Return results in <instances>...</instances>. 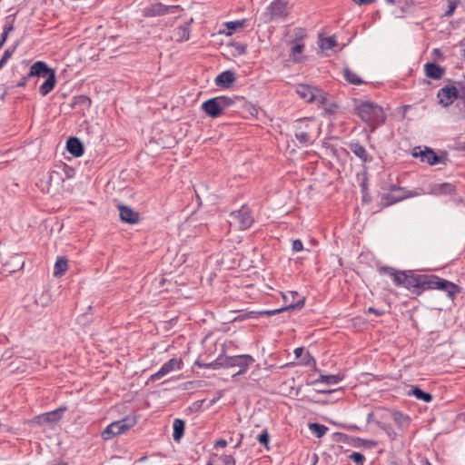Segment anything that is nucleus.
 I'll return each mask as SVG.
<instances>
[{"label": "nucleus", "mask_w": 465, "mask_h": 465, "mask_svg": "<svg viewBox=\"0 0 465 465\" xmlns=\"http://www.w3.org/2000/svg\"><path fill=\"white\" fill-rule=\"evenodd\" d=\"M378 271L381 274L391 277L397 287H403L416 295H420L431 286V274H418L413 271H397L390 266L380 267Z\"/></svg>", "instance_id": "obj_1"}, {"label": "nucleus", "mask_w": 465, "mask_h": 465, "mask_svg": "<svg viewBox=\"0 0 465 465\" xmlns=\"http://www.w3.org/2000/svg\"><path fill=\"white\" fill-rule=\"evenodd\" d=\"M355 112L363 122L368 124L371 132L383 124L386 120L383 108L371 101L361 102L355 107Z\"/></svg>", "instance_id": "obj_2"}, {"label": "nucleus", "mask_w": 465, "mask_h": 465, "mask_svg": "<svg viewBox=\"0 0 465 465\" xmlns=\"http://www.w3.org/2000/svg\"><path fill=\"white\" fill-rule=\"evenodd\" d=\"M238 96L220 95L210 98L202 104V110L211 118H217L223 114L225 111L234 105Z\"/></svg>", "instance_id": "obj_3"}, {"label": "nucleus", "mask_w": 465, "mask_h": 465, "mask_svg": "<svg viewBox=\"0 0 465 465\" xmlns=\"http://www.w3.org/2000/svg\"><path fill=\"white\" fill-rule=\"evenodd\" d=\"M297 94L308 103H318L324 104L326 102V94L316 86L299 84L296 86Z\"/></svg>", "instance_id": "obj_4"}, {"label": "nucleus", "mask_w": 465, "mask_h": 465, "mask_svg": "<svg viewBox=\"0 0 465 465\" xmlns=\"http://www.w3.org/2000/svg\"><path fill=\"white\" fill-rule=\"evenodd\" d=\"M230 218L242 231L249 229L254 223L252 211L246 204H243L239 210L231 212Z\"/></svg>", "instance_id": "obj_5"}, {"label": "nucleus", "mask_w": 465, "mask_h": 465, "mask_svg": "<svg viewBox=\"0 0 465 465\" xmlns=\"http://www.w3.org/2000/svg\"><path fill=\"white\" fill-rule=\"evenodd\" d=\"M135 421H130L129 418H124L120 420L114 421L107 425L102 431L101 437L104 440H110L114 437L124 433L134 425Z\"/></svg>", "instance_id": "obj_6"}, {"label": "nucleus", "mask_w": 465, "mask_h": 465, "mask_svg": "<svg viewBox=\"0 0 465 465\" xmlns=\"http://www.w3.org/2000/svg\"><path fill=\"white\" fill-rule=\"evenodd\" d=\"M254 361V358L250 354L227 356L225 366L226 368L239 367V371L232 376L235 378L244 374Z\"/></svg>", "instance_id": "obj_7"}, {"label": "nucleus", "mask_w": 465, "mask_h": 465, "mask_svg": "<svg viewBox=\"0 0 465 465\" xmlns=\"http://www.w3.org/2000/svg\"><path fill=\"white\" fill-rule=\"evenodd\" d=\"M430 285L431 286L430 287V290L443 291L452 301L454 300L455 296L461 292V288L459 285L448 280L440 278L434 274H431Z\"/></svg>", "instance_id": "obj_8"}, {"label": "nucleus", "mask_w": 465, "mask_h": 465, "mask_svg": "<svg viewBox=\"0 0 465 465\" xmlns=\"http://www.w3.org/2000/svg\"><path fill=\"white\" fill-rule=\"evenodd\" d=\"M180 10H182L180 5H166L162 3H155L144 7L143 9V15L144 17L163 16Z\"/></svg>", "instance_id": "obj_9"}, {"label": "nucleus", "mask_w": 465, "mask_h": 465, "mask_svg": "<svg viewBox=\"0 0 465 465\" xmlns=\"http://www.w3.org/2000/svg\"><path fill=\"white\" fill-rule=\"evenodd\" d=\"M312 123L308 119H299L294 125V134L301 143H311L312 142Z\"/></svg>", "instance_id": "obj_10"}, {"label": "nucleus", "mask_w": 465, "mask_h": 465, "mask_svg": "<svg viewBox=\"0 0 465 465\" xmlns=\"http://www.w3.org/2000/svg\"><path fill=\"white\" fill-rule=\"evenodd\" d=\"M182 367L183 361L181 359L172 358L164 362L158 371L149 377L147 383L149 381H158L174 370H181Z\"/></svg>", "instance_id": "obj_11"}, {"label": "nucleus", "mask_w": 465, "mask_h": 465, "mask_svg": "<svg viewBox=\"0 0 465 465\" xmlns=\"http://www.w3.org/2000/svg\"><path fill=\"white\" fill-rule=\"evenodd\" d=\"M67 411V408L65 406H61L54 411L42 413L35 417L36 421L38 424H50L54 425L58 423L62 418L64 413Z\"/></svg>", "instance_id": "obj_12"}, {"label": "nucleus", "mask_w": 465, "mask_h": 465, "mask_svg": "<svg viewBox=\"0 0 465 465\" xmlns=\"http://www.w3.org/2000/svg\"><path fill=\"white\" fill-rule=\"evenodd\" d=\"M412 156L420 158L422 163H426L430 165H435L440 162V157L429 147H424V149H422L421 146L414 147Z\"/></svg>", "instance_id": "obj_13"}, {"label": "nucleus", "mask_w": 465, "mask_h": 465, "mask_svg": "<svg viewBox=\"0 0 465 465\" xmlns=\"http://www.w3.org/2000/svg\"><path fill=\"white\" fill-rule=\"evenodd\" d=\"M458 95V89L454 85H447L438 91L437 98L440 105L447 107L454 102Z\"/></svg>", "instance_id": "obj_14"}, {"label": "nucleus", "mask_w": 465, "mask_h": 465, "mask_svg": "<svg viewBox=\"0 0 465 465\" xmlns=\"http://www.w3.org/2000/svg\"><path fill=\"white\" fill-rule=\"evenodd\" d=\"M272 19H285L288 15L287 2L284 0H273L268 6Z\"/></svg>", "instance_id": "obj_15"}, {"label": "nucleus", "mask_w": 465, "mask_h": 465, "mask_svg": "<svg viewBox=\"0 0 465 465\" xmlns=\"http://www.w3.org/2000/svg\"><path fill=\"white\" fill-rule=\"evenodd\" d=\"M456 193V185L450 183L430 184V193L433 195H452Z\"/></svg>", "instance_id": "obj_16"}, {"label": "nucleus", "mask_w": 465, "mask_h": 465, "mask_svg": "<svg viewBox=\"0 0 465 465\" xmlns=\"http://www.w3.org/2000/svg\"><path fill=\"white\" fill-rule=\"evenodd\" d=\"M54 72V69L48 66L44 61H36L34 63L28 72V76L34 77H45Z\"/></svg>", "instance_id": "obj_17"}, {"label": "nucleus", "mask_w": 465, "mask_h": 465, "mask_svg": "<svg viewBox=\"0 0 465 465\" xmlns=\"http://www.w3.org/2000/svg\"><path fill=\"white\" fill-rule=\"evenodd\" d=\"M118 208L121 221L130 224H135L140 221L139 213L135 212L131 207L121 204Z\"/></svg>", "instance_id": "obj_18"}, {"label": "nucleus", "mask_w": 465, "mask_h": 465, "mask_svg": "<svg viewBox=\"0 0 465 465\" xmlns=\"http://www.w3.org/2000/svg\"><path fill=\"white\" fill-rule=\"evenodd\" d=\"M293 352L296 359H301V365L310 366L316 370V360L308 351H305L303 347L295 348Z\"/></svg>", "instance_id": "obj_19"}, {"label": "nucleus", "mask_w": 465, "mask_h": 465, "mask_svg": "<svg viewBox=\"0 0 465 465\" xmlns=\"http://www.w3.org/2000/svg\"><path fill=\"white\" fill-rule=\"evenodd\" d=\"M410 196H412V194H404V193H382L381 196V204L383 207L391 206L396 203H399Z\"/></svg>", "instance_id": "obj_20"}, {"label": "nucleus", "mask_w": 465, "mask_h": 465, "mask_svg": "<svg viewBox=\"0 0 465 465\" xmlns=\"http://www.w3.org/2000/svg\"><path fill=\"white\" fill-rule=\"evenodd\" d=\"M235 74L227 70L219 74L215 78V84L222 88H229L235 82Z\"/></svg>", "instance_id": "obj_21"}, {"label": "nucleus", "mask_w": 465, "mask_h": 465, "mask_svg": "<svg viewBox=\"0 0 465 465\" xmlns=\"http://www.w3.org/2000/svg\"><path fill=\"white\" fill-rule=\"evenodd\" d=\"M350 150L362 162L370 163L372 161V157L370 156L367 150L359 142H351L349 143Z\"/></svg>", "instance_id": "obj_22"}, {"label": "nucleus", "mask_w": 465, "mask_h": 465, "mask_svg": "<svg viewBox=\"0 0 465 465\" xmlns=\"http://www.w3.org/2000/svg\"><path fill=\"white\" fill-rule=\"evenodd\" d=\"M66 149L74 157H80L84 153L83 143L77 137H70L67 140Z\"/></svg>", "instance_id": "obj_23"}, {"label": "nucleus", "mask_w": 465, "mask_h": 465, "mask_svg": "<svg viewBox=\"0 0 465 465\" xmlns=\"http://www.w3.org/2000/svg\"><path fill=\"white\" fill-rule=\"evenodd\" d=\"M424 69L426 76L434 80L441 79L445 74V69L435 63H427Z\"/></svg>", "instance_id": "obj_24"}, {"label": "nucleus", "mask_w": 465, "mask_h": 465, "mask_svg": "<svg viewBox=\"0 0 465 465\" xmlns=\"http://www.w3.org/2000/svg\"><path fill=\"white\" fill-rule=\"evenodd\" d=\"M45 82L39 87V93L41 95L45 96L53 91L56 84V74L55 72H52L49 75L45 77Z\"/></svg>", "instance_id": "obj_25"}, {"label": "nucleus", "mask_w": 465, "mask_h": 465, "mask_svg": "<svg viewBox=\"0 0 465 465\" xmlns=\"http://www.w3.org/2000/svg\"><path fill=\"white\" fill-rule=\"evenodd\" d=\"M190 25L189 24H184L177 26L173 30V38L176 42H184L190 38Z\"/></svg>", "instance_id": "obj_26"}, {"label": "nucleus", "mask_w": 465, "mask_h": 465, "mask_svg": "<svg viewBox=\"0 0 465 465\" xmlns=\"http://www.w3.org/2000/svg\"><path fill=\"white\" fill-rule=\"evenodd\" d=\"M185 422L181 419H175L173 423V438L174 441H180L184 434Z\"/></svg>", "instance_id": "obj_27"}, {"label": "nucleus", "mask_w": 465, "mask_h": 465, "mask_svg": "<svg viewBox=\"0 0 465 465\" xmlns=\"http://www.w3.org/2000/svg\"><path fill=\"white\" fill-rule=\"evenodd\" d=\"M409 395L414 396L417 400L422 401L424 402H430L433 400V397L430 393L424 391L417 386L411 387V391H409Z\"/></svg>", "instance_id": "obj_28"}, {"label": "nucleus", "mask_w": 465, "mask_h": 465, "mask_svg": "<svg viewBox=\"0 0 465 465\" xmlns=\"http://www.w3.org/2000/svg\"><path fill=\"white\" fill-rule=\"evenodd\" d=\"M344 79L351 84L361 85L364 84V81L349 67L343 69Z\"/></svg>", "instance_id": "obj_29"}, {"label": "nucleus", "mask_w": 465, "mask_h": 465, "mask_svg": "<svg viewBox=\"0 0 465 465\" xmlns=\"http://www.w3.org/2000/svg\"><path fill=\"white\" fill-rule=\"evenodd\" d=\"M343 380V375L340 374H321L314 383L337 384Z\"/></svg>", "instance_id": "obj_30"}, {"label": "nucleus", "mask_w": 465, "mask_h": 465, "mask_svg": "<svg viewBox=\"0 0 465 465\" xmlns=\"http://www.w3.org/2000/svg\"><path fill=\"white\" fill-rule=\"evenodd\" d=\"M226 360H227V356L219 355L214 361H213L210 363L202 365L198 361H196V364H198L200 366H203L204 368H207V369L217 370L220 368H226V366H225Z\"/></svg>", "instance_id": "obj_31"}, {"label": "nucleus", "mask_w": 465, "mask_h": 465, "mask_svg": "<svg viewBox=\"0 0 465 465\" xmlns=\"http://www.w3.org/2000/svg\"><path fill=\"white\" fill-rule=\"evenodd\" d=\"M304 303H305V300H304V298H302L296 303H292L286 307L277 309V310L265 311L262 313H264L266 315H273L275 313H279V312H282L283 311H287L290 309H301L304 306Z\"/></svg>", "instance_id": "obj_32"}, {"label": "nucleus", "mask_w": 465, "mask_h": 465, "mask_svg": "<svg viewBox=\"0 0 465 465\" xmlns=\"http://www.w3.org/2000/svg\"><path fill=\"white\" fill-rule=\"evenodd\" d=\"M67 260L63 257H59L54 264V275L56 277L62 276L67 271Z\"/></svg>", "instance_id": "obj_33"}, {"label": "nucleus", "mask_w": 465, "mask_h": 465, "mask_svg": "<svg viewBox=\"0 0 465 465\" xmlns=\"http://www.w3.org/2000/svg\"><path fill=\"white\" fill-rule=\"evenodd\" d=\"M392 419L394 422L401 429L408 427L410 424V418L404 415L401 411H394L392 413Z\"/></svg>", "instance_id": "obj_34"}, {"label": "nucleus", "mask_w": 465, "mask_h": 465, "mask_svg": "<svg viewBox=\"0 0 465 465\" xmlns=\"http://www.w3.org/2000/svg\"><path fill=\"white\" fill-rule=\"evenodd\" d=\"M309 429H310L311 432L317 438L323 437L329 430L328 427H326L325 425L319 424V423H310Z\"/></svg>", "instance_id": "obj_35"}, {"label": "nucleus", "mask_w": 465, "mask_h": 465, "mask_svg": "<svg viewBox=\"0 0 465 465\" xmlns=\"http://www.w3.org/2000/svg\"><path fill=\"white\" fill-rule=\"evenodd\" d=\"M18 45H19V43H16L14 45H12L5 50L1 59H0V66L2 68L7 64L9 59L13 56V54H15Z\"/></svg>", "instance_id": "obj_36"}, {"label": "nucleus", "mask_w": 465, "mask_h": 465, "mask_svg": "<svg viewBox=\"0 0 465 465\" xmlns=\"http://www.w3.org/2000/svg\"><path fill=\"white\" fill-rule=\"evenodd\" d=\"M15 15H9L5 16V24L3 26V33L9 35L11 32L15 29Z\"/></svg>", "instance_id": "obj_37"}, {"label": "nucleus", "mask_w": 465, "mask_h": 465, "mask_svg": "<svg viewBox=\"0 0 465 465\" xmlns=\"http://www.w3.org/2000/svg\"><path fill=\"white\" fill-rule=\"evenodd\" d=\"M376 424L386 433V435L391 440H396L397 433L391 425L381 421H376Z\"/></svg>", "instance_id": "obj_38"}, {"label": "nucleus", "mask_w": 465, "mask_h": 465, "mask_svg": "<svg viewBox=\"0 0 465 465\" xmlns=\"http://www.w3.org/2000/svg\"><path fill=\"white\" fill-rule=\"evenodd\" d=\"M244 25H245V20L244 19L227 22L225 24L226 28L228 29L227 35H232V33L234 31H236L237 29L243 28Z\"/></svg>", "instance_id": "obj_39"}, {"label": "nucleus", "mask_w": 465, "mask_h": 465, "mask_svg": "<svg viewBox=\"0 0 465 465\" xmlns=\"http://www.w3.org/2000/svg\"><path fill=\"white\" fill-rule=\"evenodd\" d=\"M257 440L262 445L265 447L267 450H270V436L267 429L262 430V432L258 435Z\"/></svg>", "instance_id": "obj_40"}, {"label": "nucleus", "mask_w": 465, "mask_h": 465, "mask_svg": "<svg viewBox=\"0 0 465 465\" xmlns=\"http://www.w3.org/2000/svg\"><path fill=\"white\" fill-rule=\"evenodd\" d=\"M78 104L89 106L91 104V99L88 96L83 94L74 96L73 99L72 106L74 107Z\"/></svg>", "instance_id": "obj_41"}, {"label": "nucleus", "mask_w": 465, "mask_h": 465, "mask_svg": "<svg viewBox=\"0 0 465 465\" xmlns=\"http://www.w3.org/2000/svg\"><path fill=\"white\" fill-rule=\"evenodd\" d=\"M231 46L232 48L233 55H243L246 54L247 45L245 44L232 43Z\"/></svg>", "instance_id": "obj_42"}, {"label": "nucleus", "mask_w": 465, "mask_h": 465, "mask_svg": "<svg viewBox=\"0 0 465 465\" xmlns=\"http://www.w3.org/2000/svg\"><path fill=\"white\" fill-rule=\"evenodd\" d=\"M447 3H448V9L445 11L444 13V16H451L455 11V9L457 8L459 3H460V0H447Z\"/></svg>", "instance_id": "obj_43"}, {"label": "nucleus", "mask_w": 465, "mask_h": 465, "mask_svg": "<svg viewBox=\"0 0 465 465\" xmlns=\"http://www.w3.org/2000/svg\"><path fill=\"white\" fill-rule=\"evenodd\" d=\"M350 460H351L353 462H355L356 465H364V462H365V457L363 454L360 453V452H352L350 456H349Z\"/></svg>", "instance_id": "obj_44"}, {"label": "nucleus", "mask_w": 465, "mask_h": 465, "mask_svg": "<svg viewBox=\"0 0 465 465\" xmlns=\"http://www.w3.org/2000/svg\"><path fill=\"white\" fill-rule=\"evenodd\" d=\"M326 114H332L336 112L338 105L335 103H329L326 98V102L324 104H321Z\"/></svg>", "instance_id": "obj_45"}, {"label": "nucleus", "mask_w": 465, "mask_h": 465, "mask_svg": "<svg viewBox=\"0 0 465 465\" xmlns=\"http://www.w3.org/2000/svg\"><path fill=\"white\" fill-rule=\"evenodd\" d=\"M304 49L303 44H296L292 47V54L293 61H300L299 58L296 56L297 54H300Z\"/></svg>", "instance_id": "obj_46"}, {"label": "nucleus", "mask_w": 465, "mask_h": 465, "mask_svg": "<svg viewBox=\"0 0 465 465\" xmlns=\"http://www.w3.org/2000/svg\"><path fill=\"white\" fill-rule=\"evenodd\" d=\"M303 250V244L302 242L300 239H296L292 241V251L293 252H298Z\"/></svg>", "instance_id": "obj_47"}, {"label": "nucleus", "mask_w": 465, "mask_h": 465, "mask_svg": "<svg viewBox=\"0 0 465 465\" xmlns=\"http://www.w3.org/2000/svg\"><path fill=\"white\" fill-rule=\"evenodd\" d=\"M7 93V88L5 84H0V105L5 103V97Z\"/></svg>", "instance_id": "obj_48"}, {"label": "nucleus", "mask_w": 465, "mask_h": 465, "mask_svg": "<svg viewBox=\"0 0 465 465\" xmlns=\"http://www.w3.org/2000/svg\"><path fill=\"white\" fill-rule=\"evenodd\" d=\"M12 262L16 263L18 265V269H22L24 267L25 262L23 261L22 257L20 255H15L12 257Z\"/></svg>", "instance_id": "obj_49"}, {"label": "nucleus", "mask_w": 465, "mask_h": 465, "mask_svg": "<svg viewBox=\"0 0 465 465\" xmlns=\"http://www.w3.org/2000/svg\"><path fill=\"white\" fill-rule=\"evenodd\" d=\"M29 78H31V76H28V74L26 75H24L21 78V80L15 84V87H25Z\"/></svg>", "instance_id": "obj_50"}, {"label": "nucleus", "mask_w": 465, "mask_h": 465, "mask_svg": "<svg viewBox=\"0 0 465 465\" xmlns=\"http://www.w3.org/2000/svg\"><path fill=\"white\" fill-rule=\"evenodd\" d=\"M228 445V442L226 440L220 439L215 441L214 448H225Z\"/></svg>", "instance_id": "obj_51"}, {"label": "nucleus", "mask_w": 465, "mask_h": 465, "mask_svg": "<svg viewBox=\"0 0 465 465\" xmlns=\"http://www.w3.org/2000/svg\"><path fill=\"white\" fill-rule=\"evenodd\" d=\"M327 48L331 49L336 45V40L332 37H328L325 39Z\"/></svg>", "instance_id": "obj_52"}, {"label": "nucleus", "mask_w": 465, "mask_h": 465, "mask_svg": "<svg viewBox=\"0 0 465 465\" xmlns=\"http://www.w3.org/2000/svg\"><path fill=\"white\" fill-rule=\"evenodd\" d=\"M389 191L391 193H404V188L391 184L389 187Z\"/></svg>", "instance_id": "obj_53"}, {"label": "nucleus", "mask_w": 465, "mask_h": 465, "mask_svg": "<svg viewBox=\"0 0 465 465\" xmlns=\"http://www.w3.org/2000/svg\"><path fill=\"white\" fill-rule=\"evenodd\" d=\"M368 312H371V313H373L375 314L376 316H381L384 314V312L383 311H381V310H378V309H375L373 307H370L368 308Z\"/></svg>", "instance_id": "obj_54"}, {"label": "nucleus", "mask_w": 465, "mask_h": 465, "mask_svg": "<svg viewBox=\"0 0 465 465\" xmlns=\"http://www.w3.org/2000/svg\"><path fill=\"white\" fill-rule=\"evenodd\" d=\"M372 421H377L375 420V412L374 411H371L368 413L367 415V422L370 423V422H372Z\"/></svg>", "instance_id": "obj_55"}, {"label": "nucleus", "mask_w": 465, "mask_h": 465, "mask_svg": "<svg viewBox=\"0 0 465 465\" xmlns=\"http://www.w3.org/2000/svg\"><path fill=\"white\" fill-rule=\"evenodd\" d=\"M224 462L226 464H230V463L234 464L235 463V460H234V458L232 455H227L224 458Z\"/></svg>", "instance_id": "obj_56"}, {"label": "nucleus", "mask_w": 465, "mask_h": 465, "mask_svg": "<svg viewBox=\"0 0 465 465\" xmlns=\"http://www.w3.org/2000/svg\"><path fill=\"white\" fill-rule=\"evenodd\" d=\"M7 37H8V35H5V34H4V33L2 32V34L0 35V45H1L2 47H3V45H5V43L6 42Z\"/></svg>", "instance_id": "obj_57"}, {"label": "nucleus", "mask_w": 465, "mask_h": 465, "mask_svg": "<svg viewBox=\"0 0 465 465\" xmlns=\"http://www.w3.org/2000/svg\"><path fill=\"white\" fill-rule=\"evenodd\" d=\"M361 191L363 193L362 201L365 202V201H367L368 193H367V186L364 183L361 184Z\"/></svg>", "instance_id": "obj_58"}, {"label": "nucleus", "mask_w": 465, "mask_h": 465, "mask_svg": "<svg viewBox=\"0 0 465 465\" xmlns=\"http://www.w3.org/2000/svg\"><path fill=\"white\" fill-rule=\"evenodd\" d=\"M353 1L359 5H369L371 3H373L375 0H353Z\"/></svg>", "instance_id": "obj_59"}, {"label": "nucleus", "mask_w": 465, "mask_h": 465, "mask_svg": "<svg viewBox=\"0 0 465 465\" xmlns=\"http://www.w3.org/2000/svg\"><path fill=\"white\" fill-rule=\"evenodd\" d=\"M242 442V435H240V439L237 441H235V445L233 448L234 449L239 448L241 446Z\"/></svg>", "instance_id": "obj_60"}, {"label": "nucleus", "mask_w": 465, "mask_h": 465, "mask_svg": "<svg viewBox=\"0 0 465 465\" xmlns=\"http://www.w3.org/2000/svg\"><path fill=\"white\" fill-rule=\"evenodd\" d=\"M420 465H432V464L429 461V460H428V459L423 458V459H421V460H420Z\"/></svg>", "instance_id": "obj_61"}, {"label": "nucleus", "mask_w": 465, "mask_h": 465, "mask_svg": "<svg viewBox=\"0 0 465 465\" xmlns=\"http://www.w3.org/2000/svg\"><path fill=\"white\" fill-rule=\"evenodd\" d=\"M55 465H68V463L64 460H61L58 463H56Z\"/></svg>", "instance_id": "obj_62"}, {"label": "nucleus", "mask_w": 465, "mask_h": 465, "mask_svg": "<svg viewBox=\"0 0 465 465\" xmlns=\"http://www.w3.org/2000/svg\"><path fill=\"white\" fill-rule=\"evenodd\" d=\"M385 1L389 5H393L394 4V0H385Z\"/></svg>", "instance_id": "obj_63"}, {"label": "nucleus", "mask_w": 465, "mask_h": 465, "mask_svg": "<svg viewBox=\"0 0 465 465\" xmlns=\"http://www.w3.org/2000/svg\"><path fill=\"white\" fill-rule=\"evenodd\" d=\"M434 52H435V54H438L439 49H435Z\"/></svg>", "instance_id": "obj_64"}]
</instances>
